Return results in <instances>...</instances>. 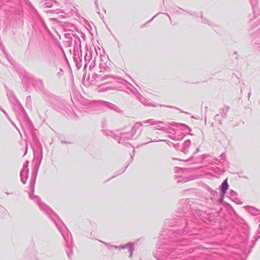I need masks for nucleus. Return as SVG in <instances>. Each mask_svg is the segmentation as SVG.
Masks as SVG:
<instances>
[{"instance_id": "nucleus-64", "label": "nucleus", "mask_w": 260, "mask_h": 260, "mask_svg": "<svg viewBox=\"0 0 260 260\" xmlns=\"http://www.w3.org/2000/svg\"><path fill=\"white\" fill-rule=\"evenodd\" d=\"M51 20H53V21H56L57 20V18H51Z\"/></svg>"}, {"instance_id": "nucleus-23", "label": "nucleus", "mask_w": 260, "mask_h": 260, "mask_svg": "<svg viewBox=\"0 0 260 260\" xmlns=\"http://www.w3.org/2000/svg\"><path fill=\"white\" fill-rule=\"evenodd\" d=\"M230 196L231 199L234 202L236 203L237 204L241 205L242 204V202L240 201L238 198H237V193L235 191L230 190Z\"/></svg>"}, {"instance_id": "nucleus-58", "label": "nucleus", "mask_w": 260, "mask_h": 260, "mask_svg": "<svg viewBox=\"0 0 260 260\" xmlns=\"http://www.w3.org/2000/svg\"><path fill=\"white\" fill-rule=\"evenodd\" d=\"M28 194H29V198L30 199H32V194H31V193L30 192H28Z\"/></svg>"}, {"instance_id": "nucleus-48", "label": "nucleus", "mask_w": 260, "mask_h": 260, "mask_svg": "<svg viewBox=\"0 0 260 260\" xmlns=\"http://www.w3.org/2000/svg\"><path fill=\"white\" fill-rule=\"evenodd\" d=\"M96 10H97V13L99 14V15L101 17V14L100 13V12H99L100 11V8H99V6H97V7H96Z\"/></svg>"}, {"instance_id": "nucleus-38", "label": "nucleus", "mask_w": 260, "mask_h": 260, "mask_svg": "<svg viewBox=\"0 0 260 260\" xmlns=\"http://www.w3.org/2000/svg\"><path fill=\"white\" fill-rule=\"evenodd\" d=\"M219 114H216V115L215 116V117H214V119H215V120L216 121H217L219 124H222V123H221V120H220V119H219Z\"/></svg>"}, {"instance_id": "nucleus-30", "label": "nucleus", "mask_w": 260, "mask_h": 260, "mask_svg": "<svg viewBox=\"0 0 260 260\" xmlns=\"http://www.w3.org/2000/svg\"><path fill=\"white\" fill-rule=\"evenodd\" d=\"M201 22L206 24H208L210 26H213V23L210 20L207 19L205 17H203L202 15L201 16Z\"/></svg>"}, {"instance_id": "nucleus-31", "label": "nucleus", "mask_w": 260, "mask_h": 260, "mask_svg": "<svg viewBox=\"0 0 260 260\" xmlns=\"http://www.w3.org/2000/svg\"><path fill=\"white\" fill-rule=\"evenodd\" d=\"M99 241L100 242H102V243H104L107 246H108V248L109 249H111L112 248H114L115 249H119V248L118 247H119V246L113 245H111V244H110L109 243H106V242H103V241H102L101 240H99Z\"/></svg>"}, {"instance_id": "nucleus-14", "label": "nucleus", "mask_w": 260, "mask_h": 260, "mask_svg": "<svg viewBox=\"0 0 260 260\" xmlns=\"http://www.w3.org/2000/svg\"><path fill=\"white\" fill-rule=\"evenodd\" d=\"M7 95L9 99V101L13 105L18 106L20 107V109L23 110V107L21 106L20 103L18 102L16 97L15 96L14 92L11 90H7Z\"/></svg>"}, {"instance_id": "nucleus-17", "label": "nucleus", "mask_w": 260, "mask_h": 260, "mask_svg": "<svg viewBox=\"0 0 260 260\" xmlns=\"http://www.w3.org/2000/svg\"><path fill=\"white\" fill-rule=\"evenodd\" d=\"M34 88L36 91H40L42 93H43V90H47L44 87L43 81L39 79H34Z\"/></svg>"}, {"instance_id": "nucleus-26", "label": "nucleus", "mask_w": 260, "mask_h": 260, "mask_svg": "<svg viewBox=\"0 0 260 260\" xmlns=\"http://www.w3.org/2000/svg\"><path fill=\"white\" fill-rule=\"evenodd\" d=\"M229 109L230 107L227 106H224L223 108L220 109L219 113L220 116L223 118H226L227 113L229 111Z\"/></svg>"}, {"instance_id": "nucleus-13", "label": "nucleus", "mask_w": 260, "mask_h": 260, "mask_svg": "<svg viewBox=\"0 0 260 260\" xmlns=\"http://www.w3.org/2000/svg\"><path fill=\"white\" fill-rule=\"evenodd\" d=\"M108 81L106 82L101 84L98 86V88L99 89V91L100 92H105L108 90H115L116 88L113 86H107V84L109 83H112L113 80H114L116 82V81L114 79H107Z\"/></svg>"}, {"instance_id": "nucleus-41", "label": "nucleus", "mask_w": 260, "mask_h": 260, "mask_svg": "<svg viewBox=\"0 0 260 260\" xmlns=\"http://www.w3.org/2000/svg\"><path fill=\"white\" fill-rule=\"evenodd\" d=\"M158 142H166L170 146H171L172 143L170 141L168 140H157Z\"/></svg>"}, {"instance_id": "nucleus-12", "label": "nucleus", "mask_w": 260, "mask_h": 260, "mask_svg": "<svg viewBox=\"0 0 260 260\" xmlns=\"http://www.w3.org/2000/svg\"><path fill=\"white\" fill-rule=\"evenodd\" d=\"M168 124L173 126L178 127L180 128L181 131H184L185 133L188 134L189 135H193L191 133V128L186 124L181 123H177L176 122H172L168 123Z\"/></svg>"}, {"instance_id": "nucleus-37", "label": "nucleus", "mask_w": 260, "mask_h": 260, "mask_svg": "<svg viewBox=\"0 0 260 260\" xmlns=\"http://www.w3.org/2000/svg\"><path fill=\"white\" fill-rule=\"evenodd\" d=\"M63 70H62V69H59V72H58L57 74H56V76L57 77L60 79L61 78V77H62V75H63Z\"/></svg>"}, {"instance_id": "nucleus-29", "label": "nucleus", "mask_w": 260, "mask_h": 260, "mask_svg": "<svg viewBox=\"0 0 260 260\" xmlns=\"http://www.w3.org/2000/svg\"><path fill=\"white\" fill-rule=\"evenodd\" d=\"M179 9L182 10L183 11L184 10L180 8L173 7L170 8V11L172 13H177L179 14H181V12L179 11Z\"/></svg>"}, {"instance_id": "nucleus-24", "label": "nucleus", "mask_w": 260, "mask_h": 260, "mask_svg": "<svg viewBox=\"0 0 260 260\" xmlns=\"http://www.w3.org/2000/svg\"><path fill=\"white\" fill-rule=\"evenodd\" d=\"M134 156H135V149L134 148L133 151L132 153L131 154V162L126 167H125L123 168L120 169L119 170V171L118 172V173L117 174H116L115 176L111 177L108 180H110L112 178H114L115 176H118L119 175H120V174H122L123 172H124L125 170H126V169L127 168L128 166L129 165V164L133 161Z\"/></svg>"}, {"instance_id": "nucleus-21", "label": "nucleus", "mask_w": 260, "mask_h": 260, "mask_svg": "<svg viewBox=\"0 0 260 260\" xmlns=\"http://www.w3.org/2000/svg\"><path fill=\"white\" fill-rule=\"evenodd\" d=\"M229 187V185L228 182V178H226L223 180L220 186L221 193L223 194H225Z\"/></svg>"}, {"instance_id": "nucleus-56", "label": "nucleus", "mask_w": 260, "mask_h": 260, "mask_svg": "<svg viewBox=\"0 0 260 260\" xmlns=\"http://www.w3.org/2000/svg\"><path fill=\"white\" fill-rule=\"evenodd\" d=\"M206 154H204L202 156V160H203L204 159H205V158H206Z\"/></svg>"}, {"instance_id": "nucleus-63", "label": "nucleus", "mask_w": 260, "mask_h": 260, "mask_svg": "<svg viewBox=\"0 0 260 260\" xmlns=\"http://www.w3.org/2000/svg\"><path fill=\"white\" fill-rule=\"evenodd\" d=\"M81 37H82V38H84V39H85V36L84 34L82 33Z\"/></svg>"}, {"instance_id": "nucleus-19", "label": "nucleus", "mask_w": 260, "mask_h": 260, "mask_svg": "<svg viewBox=\"0 0 260 260\" xmlns=\"http://www.w3.org/2000/svg\"><path fill=\"white\" fill-rule=\"evenodd\" d=\"M99 73L103 75L109 74L110 72V68L109 67L106 63L101 62L99 65Z\"/></svg>"}, {"instance_id": "nucleus-57", "label": "nucleus", "mask_w": 260, "mask_h": 260, "mask_svg": "<svg viewBox=\"0 0 260 260\" xmlns=\"http://www.w3.org/2000/svg\"><path fill=\"white\" fill-rule=\"evenodd\" d=\"M257 234H260V226H258V229L257 230Z\"/></svg>"}, {"instance_id": "nucleus-4", "label": "nucleus", "mask_w": 260, "mask_h": 260, "mask_svg": "<svg viewBox=\"0 0 260 260\" xmlns=\"http://www.w3.org/2000/svg\"><path fill=\"white\" fill-rule=\"evenodd\" d=\"M34 29H38L41 33L50 31L47 26L42 15L34 8Z\"/></svg>"}, {"instance_id": "nucleus-7", "label": "nucleus", "mask_w": 260, "mask_h": 260, "mask_svg": "<svg viewBox=\"0 0 260 260\" xmlns=\"http://www.w3.org/2000/svg\"><path fill=\"white\" fill-rule=\"evenodd\" d=\"M44 6L45 8H52V7H54L55 8V9H52V10H49L47 11L48 13H56V14H60V13H62L63 14H61L60 15V17L61 18H64L65 17V15H66L64 12H62V11L59 9V8H57V7H58V3L55 1H54V0H48L46 2H45L44 4Z\"/></svg>"}, {"instance_id": "nucleus-11", "label": "nucleus", "mask_w": 260, "mask_h": 260, "mask_svg": "<svg viewBox=\"0 0 260 260\" xmlns=\"http://www.w3.org/2000/svg\"><path fill=\"white\" fill-rule=\"evenodd\" d=\"M99 103L101 104L102 106H103L105 107H106L108 109H109L111 110L114 111L117 113H122V111L120 109H119L117 106H116L111 103L106 102V101H100Z\"/></svg>"}, {"instance_id": "nucleus-49", "label": "nucleus", "mask_w": 260, "mask_h": 260, "mask_svg": "<svg viewBox=\"0 0 260 260\" xmlns=\"http://www.w3.org/2000/svg\"><path fill=\"white\" fill-rule=\"evenodd\" d=\"M7 117V118L9 119V120L12 123V124L15 126V127L16 125L15 124L13 123V122L12 121V120L11 119V118H10V117L8 115V116H6Z\"/></svg>"}, {"instance_id": "nucleus-59", "label": "nucleus", "mask_w": 260, "mask_h": 260, "mask_svg": "<svg viewBox=\"0 0 260 260\" xmlns=\"http://www.w3.org/2000/svg\"><path fill=\"white\" fill-rule=\"evenodd\" d=\"M94 4L95 5L96 7H97V6H98V0H95L94 1Z\"/></svg>"}, {"instance_id": "nucleus-39", "label": "nucleus", "mask_w": 260, "mask_h": 260, "mask_svg": "<svg viewBox=\"0 0 260 260\" xmlns=\"http://www.w3.org/2000/svg\"><path fill=\"white\" fill-rule=\"evenodd\" d=\"M183 11L186 12H187V13L189 14L190 15H191L192 16H196V17H199V15L196 12H191L190 11H187L186 10H183Z\"/></svg>"}, {"instance_id": "nucleus-55", "label": "nucleus", "mask_w": 260, "mask_h": 260, "mask_svg": "<svg viewBox=\"0 0 260 260\" xmlns=\"http://www.w3.org/2000/svg\"><path fill=\"white\" fill-rule=\"evenodd\" d=\"M236 260H243V259L241 257H240L239 256H238V257L237 258H236Z\"/></svg>"}, {"instance_id": "nucleus-25", "label": "nucleus", "mask_w": 260, "mask_h": 260, "mask_svg": "<svg viewBox=\"0 0 260 260\" xmlns=\"http://www.w3.org/2000/svg\"><path fill=\"white\" fill-rule=\"evenodd\" d=\"M245 209L249 213L253 216H256L259 212V210L257 209L249 206H245Z\"/></svg>"}, {"instance_id": "nucleus-54", "label": "nucleus", "mask_w": 260, "mask_h": 260, "mask_svg": "<svg viewBox=\"0 0 260 260\" xmlns=\"http://www.w3.org/2000/svg\"><path fill=\"white\" fill-rule=\"evenodd\" d=\"M7 58H8V60L11 62V63H12L13 65V62H12V61H13V60L12 58H11L10 57L8 58V57H7Z\"/></svg>"}, {"instance_id": "nucleus-34", "label": "nucleus", "mask_w": 260, "mask_h": 260, "mask_svg": "<svg viewBox=\"0 0 260 260\" xmlns=\"http://www.w3.org/2000/svg\"><path fill=\"white\" fill-rule=\"evenodd\" d=\"M89 64V69L91 70L95 66V58L94 57Z\"/></svg>"}, {"instance_id": "nucleus-45", "label": "nucleus", "mask_w": 260, "mask_h": 260, "mask_svg": "<svg viewBox=\"0 0 260 260\" xmlns=\"http://www.w3.org/2000/svg\"><path fill=\"white\" fill-rule=\"evenodd\" d=\"M147 140L149 141L148 142L144 143V144H142V145H146L148 143H149V142H158L157 141H156V140H152V139L149 138H147Z\"/></svg>"}, {"instance_id": "nucleus-40", "label": "nucleus", "mask_w": 260, "mask_h": 260, "mask_svg": "<svg viewBox=\"0 0 260 260\" xmlns=\"http://www.w3.org/2000/svg\"><path fill=\"white\" fill-rule=\"evenodd\" d=\"M174 179L176 180V182L177 183H179L182 181V179H181V177L178 176V175L174 176Z\"/></svg>"}, {"instance_id": "nucleus-53", "label": "nucleus", "mask_w": 260, "mask_h": 260, "mask_svg": "<svg viewBox=\"0 0 260 260\" xmlns=\"http://www.w3.org/2000/svg\"><path fill=\"white\" fill-rule=\"evenodd\" d=\"M167 107H168V108H174L175 109H179L178 108L174 107V106H166Z\"/></svg>"}, {"instance_id": "nucleus-36", "label": "nucleus", "mask_w": 260, "mask_h": 260, "mask_svg": "<svg viewBox=\"0 0 260 260\" xmlns=\"http://www.w3.org/2000/svg\"><path fill=\"white\" fill-rule=\"evenodd\" d=\"M224 196L225 194H222V193H221L220 197L219 198L218 200V203L219 204H222L223 203Z\"/></svg>"}, {"instance_id": "nucleus-3", "label": "nucleus", "mask_w": 260, "mask_h": 260, "mask_svg": "<svg viewBox=\"0 0 260 260\" xmlns=\"http://www.w3.org/2000/svg\"><path fill=\"white\" fill-rule=\"evenodd\" d=\"M36 131L37 129L34 128V146L35 145L36 148L39 150L40 156L39 157L36 159V153L35 152V150H34V162L35 161V166L34 167V188H35V184L36 182V179L37 178L38 171L39 168L40 167L41 162L42 159V149L41 143L37 137Z\"/></svg>"}, {"instance_id": "nucleus-1", "label": "nucleus", "mask_w": 260, "mask_h": 260, "mask_svg": "<svg viewBox=\"0 0 260 260\" xmlns=\"http://www.w3.org/2000/svg\"><path fill=\"white\" fill-rule=\"evenodd\" d=\"M34 202L38 205L40 209L53 221L61 233L65 242V250L67 255L70 259H72L73 254V240L70 231L58 215L47 205L43 202L39 196L34 194Z\"/></svg>"}, {"instance_id": "nucleus-62", "label": "nucleus", "mask_w": 260, "mask_h": 260, "mask_svg": "<svg viewBox=\"0 0 260 260\" xmlns=\"http://www.w3.org/2000/svg\"><path fill=\"white\" fill-rule=\"evenodd\" d=\"M166 14V15H167V16L169 18V19H170V22H171V17H170V15H169V14ZM171 23H172V22H171Z\"/></svg>"}, {"instance_id": "nucleus-32", "label": "nucleus", "mask_w": 260, "mask_h": 260, "mask_svg": "<svg viewBox=\"0 0 260 260\" xmlns=\"http://www.w3.org/2000/svg\"><path fill=\"white\" fill-rule=\"evenodd\" d=\"M199 151V148H197L196 149V150L194 151V152L192 154V155L190 156L188 159H179V160L180 161H190V160H192L193 158V155H195L196 154H197L198 152Z\"/></svg>"}, {"instance_id": "nucleus-44", "label": "nucleus", "mask_w": 260, "mask_h": 260, "mask_svg": "<svg viewBox=\"0 0 260 260\" xmlns=\"http://www.w3.org/2000/svg\"><path fill=\"white\" fill-rule=\"evenodd\" d=\"M73 40V37L70 39H67V42L69 46H71Z\"/></svg>"}, {"instance_id": "nucleus-10", "label": "nucleus", "mask_w": 260, "mask_h": 260, "mask_svg": "<svg viewBox=\"0 0 260 260\" xmlns=\"http://www.w3.org/2000/svg\"><path fill=\"white\" fill-rule=\"evenodd\" d=\"M73 59L76 63V66L78 69L81 68L82 63V51L81 50L73 51Z\"/></svg>"}, {"instance_id": "nucleus-2", "label": "nucleus", "mask_w": 260, "mask_h": 260, "mask_svg": "<svg viewBox=\"0 0 260 260\" xmlns=\"http://www.w3.org/2000/svg\"><path fill=\"white\" fill-rule=\"evenodd\" d=\"M141 125V122H137L132 127L131 133L124 132L120 133V136L118 137L117 140L118 143L125 146H131L134 148V147L130 143L126 142V141L137 139L142 132V129L140 128Z\"/></svg>"}, {"instance_id": "nucleus-6", "label": "nucleus", "mask_w": 260, "mask_h": 260, "mask_svg": "<svg viewBox=\"0 0 260 260\" xmlns=\"http://www.w3.org/2000/svg\"><path fill=\"white\" fill-rule=\"evenodd\" d=\"M59 101H55V102L51 105V107L55 110L63 113H68V111H70V106L66 103V101L58 96Z\"/></svg>"}, {"instance_id": "nucleus-20", "label": "nucleus", "mask_w": 260, "mask_h": 260, "mask_svg": "<svg viewBox=\"0 0 260 260\" xmlns=\"http://www.w3.org/2000/svg\"><path fill=\"white\" fill-rule=\"evenodd\" d=\"M191 144L190 140L189 139L186 140L183 143L181 146V151L184 154H187L189 152V147Z\"/></svg>"}, {"instance_id": "nucleus-61", "label": "nucleus", "mask_w": 260, "mask_h": 260, "mask_svg": "<svg viewBox=\"0 0 260 260\" xmlns=\"http://www.w3.org/2000/svg\"><path fill=\"white\" fill-rule=\"evenodd\" d=\"M171 139H172L173 140H177V138H176V136H173V137H171Z\"/></svg>"}, {"instance_id": "nucleus-22", "label": "nucleus", "mask_w": 260, "mask_h": 260, "mask_svg": "<svg viewBox=\"0 0 260 260\" xmlns=\"http://www.w3.org/2000/svg\"><path fill=\"white\" fill-rule=\"evenodd\" d=\"M74 50H76V49L78 50V49H79L80 50H81V42L80 39L76 35L74 36Z\"/></svg>"}, {"instance_id": "nucleus-51", "label": "nucleus", "mask_w": 260, "mask_h": 260, "mask_svg": "<svg viewBox=\"0 0 260 260\" xmlns=\"http://www.w3.org/2000/svg\"><path fill=\"white\" fill-rule=\"evenodd\" d=\"M61 143L62 144H71V142L66 141H61Z\"/></svg>"}, {"instance_id": "nucleus-33", "label": "nucleus", "mask_w": 260, "mask_h": 260, "mask_svg": "<svg viewBox=\"0 0 260 260\" xmlns=\"http://www.w3.org/2000/svg\"><path fill=\"white\" fill-rule=\"evenodd\" d=\"M75 35H76V34H74L73 31H71L69 32H67L64 34V36L66 39L71 38L72 37H74V36Z\"/></svg>"}, {"instance_id": "nucleus-15", "label": "nucleus", "mask_w": 260, "mask_h": 260, "mask_svg": "<svg viewBox=\"0 0 260 260\" xmlns=\"http://www.w3.org/2000/svg\"><path fill=\"white\" fill-rule=\"evenodd\" d=\"M28 161H26V163L23 165V168L20 171L21 181L23 184H25L26 183V180L28 177Z\"/></svg>"}, {"instance_id": "nucleus-5", "label": "nucleus", "mask_w": 260, "mask_h": 260, "mask_svg": "<svg viewBox=\"0 0 260 260\" xmlns=\"http://www.w3.org/2000/svg\"><path fill=\"white\" fill-rule=\"evenodd\" d=\"M107 79H114L116 81V82L122 84H124L125 83H127V81L122 79L119 77L110 74L103 75V74L99 73V74L94 73L91 77V81L92 82L94 81H96V82H102L105 80H107Z\"/></svg>"}, {"instance_id": "nucleus-27", "label": "nucleus", "mask_w": 260, "mask_h": 260, "mask_svg": "<svg viewBox=\"0 0 260 260\" xmlns=\"http://www.w3.org/2000/svg\"><path fill=\"white\" fill-rule=\"evenodd\" d=\"M103 133L107 136H110L112 138H113L115 140H117L118 136H116L115 134H114L111 131H110L109 130L104 129L102 131Z\"/></svg>"}, {"instance_id": "nucleus-50", "label": "nucleus", "mask_w": 260, "mask_h": 260, "mask_svg": "<svg viewBox=\"0 0 260 260\" xmlns=\"http://www.w3.org/2000/svg\"><path fill=\"white\" fill-rule=\"evenodd\" d=\"M159 14V13H157V14H156L154 17H153L150 20H149V21H147V23H149L150 22H151L156 16H157Z\"/></svg>"}, {"instance_id": "nucleus-52", "label": "nucleus", "mask_w": 260, "mask_h": 260, "mask_svg": "<svg viewBox=\"0 0 260 260\" xmlns=\"http://www.w3.org/2000/svg\"><path fill=\"white\" fill-rule=\"evenodd\" d=\"M1 110H2V111L3 112V113L6 116H8V114L6 112V111H5L4 110H3L1 108H0Z\"/></svg>"}, {"instance_id": "nucleus-16", "label": "nucleus", "mask_w": 260, "mask_h": 260, "mask_svg": "<svg viewBox=\"0 0 260 260\" xmlns=\"http://www.w3.org/2000/svg\"><path fill=\"white\" fill-rule=\"evenodd\" d=\"M86 52L84 56V61L85 64L84 66V70H85L88 64L90 62V61L92 60V51L90 50H88V47L87 46H85Z\"/></svg>"}, {"instance_id": "nucleus-18", "label": "nucleus", "mask_w": 260, "mask_h": 260, "mask_svg": "<svg viewBox=\"0 0 260 260\" xmlns=\"http://www.w3.org/2000/svg\"><path fill=\"white\" fill-rule=\"evenodd\" d=\"M119 250L122 249L128 248V251L129 252V257H132L134 250V244L133 242H128L124 245H119Z\"/></svg>"}, {"instance_id": "nucleus-8", "label": "nucleus", "mask_w": 260, "mask_h": 260, "mask_svg": "<svg viewBox=\"0 0 260 260\" xmlns=\"http://www.w3.org/2000/svg\"><path fill=\"white\" fill-rule=\"evenodd\" d=\"M41 96L44 101L50 107L55 102V101H59L58 96L53 94L47 89L43 90V93H41Z\"/></svg>"}, {"instance_id": "nucleus-47", "label": "nucleus", "mask_w": 260, "mask_h": 260, "mask_svg": "<svg viewBox=\"0 0 260 260\" xmlns=\"http://www.w3.org/2000/svg\"><path fill=\"white\" fill-rule=\"evenodd\" d=\"M208 190L210 191L211 192V193H212L213 195L214 194V193H216L217 192L216 191H214L213 190H212L209 187H208Z\"/></svg>"}, {"instance_id": "nucleus-9", "label": "nucleus", "mask_w": 260, "mask_h": 260, "mask_svg": "<svg viewBox=\"0 0 260 260\" xmlns=\"http://www.w3.org/2000/svg\"><path fill=\"white\" fill-rule=\"evenodd\" d=\"M128 84L129 85H131V86H132L135 91H133L132 89H131V91L136 96L137 99L142 103L145 106H154V105H151L149 103V101L146 99L144 96H143L136 89V88H135L131 83H128L127 82V83H125V84L124 85H125V84Z\"/></svg>"}, {"instance_id": "nucleus-42", "label": "nucleus", "mask_w": 260, "mask_h": 260, "mask_svg": "<svg viewBox=\"0 0 260 260\" xmlns=\"http://www.w3.org/2000/svg\"><path fill=\"white\" fill-rule=\"evenodd\" d=\"M254 238H255V240L253 241V244L251 248H252L254 246V244H255V242L259 239V238H260V236H257L254 237Z\"/></svg>"}, {"instance_id": "nucleus-46", "label": "nucleus", "mask_w": 260, "mask_h": 260, "mask_svg": "<svg viewBox=\"0 0 260 260\" xmlns=\"http://www.w3.org/2000/svg\"><path fill=\"white\" fill-rule=\"evenodd\" d=\"M30 191H32V178H31L30 182L29 183Z\"/></svg>"}, {"instance_id": "nucleus-43", "label": "nucleus", "mask_w": 260, "mask_h": 260, "mask_svg": "<svg viewBox=\"0 0 260 260\" xmlns=\"http://www.w3.org/2000/svg\"><path fill=\"white\" fill-rule=\"evenodd\" d=\"M31 96L30 95H28L26 97V104H31Z\"/></svg>"}, {"instance_id": "nucleus-60", "label": "nucleus", "mask_w": 260, "mask_h": 260, "mask_svg": "<svg viewBox=\"0 0 260 260\" xmlns=\"http://www.w3.org/2000/svg\"><path fill=\"white\" fill-rule=\"evenodd\" d=\"M250 94H251V91H250V89H249V91L248 92V99H249V98H250Z\"/></svg>"}, {"instance_id": "nucleus-35", "label": "nucleus", "mask_w": 260, "mask_h": 260, "mask_svg": "<svg viewBox=\"0 0 260 260\" xmlns=\"http://www.w3.org/2000/svg\"><path fill=\"white\" fill-rule=\"evenodd\" d=\"M172 145H173V147H174L176 150L181 151V146L180 145V144L179 143H172Z\"/></svg>"}, {"instance_id": "nucleus-28", "label": "nucleus", "mask_w": 260, "mask_h": 260, "mask_svg": "<svg viewBox=\"0 0 260 260\" xmlns=\"http://www.w3.org/2000/svg\"><path fill=\"white\" fill-rule=\"evenodd\" d=\"M141 123L142 124V123L143 124L149 123L151 125H154V124H158V123H163V122L161 121H154V120L153 119H148L147 120H144V121H142V122Z\"/></svg>"}]
</instances>
